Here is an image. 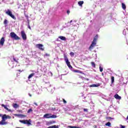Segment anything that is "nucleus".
I'll return each instance as SVG.
<instances>
[{
    "label": "nucleus",
    "instance_id": "1",
    "mask_svg": "<svg viewBox=\"0 0 128 128\" xmlns=\"http://www.w3.org/2000/svg\"><path fill=\"white\" fill-rule=\"evenodd\" d=\"M2 120L0 121V126H6V124H8V122H6L8 118H10V116H6V114H4L2 117Z\"/></svg>",
    "mask_w": 128,
    "mask_h": 128
},
{
    "label": "nucleus",
    "instance_id": "2",
    "mask_svg": "<svg viewBox=\"0 0 128 128\" xmlns=\"http://www.w3.org/2000/svg\"><path fill=\"white\" fill-rule=\"evenodd\" d=\"M98 35L96 34L95 36V38H94L93 41L92 42L90 46L89 47V50H92L94 47L96 46V40H98Z\"/></svg>",
    "mask_w": 128,
    "mask_h": 128
},
{
    "label": "nucleus",
    "instance_id": "3",
    "mask_svg": "<svg viewBox=\"0 0 128 128\" xmlns=\"http://www.w3.org/2000/svg\"><path fill=\"white\" fill-rule=\"evenodd\" d=\"M10 36L12 38L15 40H20V38L18 36H16V34L14 32H12L10 33Z\"/></svg>",
    "mask_w": 128,
    "mask_h": 128
},
{
    "label": "nucleus",
    "instance_id": "4",
    "mask_svg": "<svg viewBox=\"0 0 128 128\" xmlns=\"http://www.w3.org/2000/svg\"><path fill=\"white\" fill-rule=\"evenodd\" d=\"M64 60L69 68H72V66L70 65V62L68 61V56L66 54L64 55Z\"/></svg>",
    "mask_w": 128,
    "mask_h": 128
},
{
    "label": "nucleus",
    "instance_id": "5",
    "mask_svg": "<svg viewBox=\"0 0 128 128\" xmlns=\"http://www.w3.org/2000/svg\"><path fill=\"white\" fill-rule=\"evenodd\" d=\"M6 14L8 16H10V18H13V20H16V16H14V14H12V12L10 10H8L6 12Z\"/></svg>",
    "mask_w": 128,
    "mask_h": 128
},
{
    "label": "nucleus",
    "instance_id": "6",
    "mask_svg": "<svg viewBox=\"0 0 128 128\" xmlns=\"http://www.w3.org/2000/svg\"><path fill=\"white\" fill-rule=\"evenodd\" d=\"M30 120H20L19 122H21L22 124H28V126H30V124H32L30 123Z\"/></svg>",
    "mask_w": 128,
    "mask_h": 128
},
{
    "label": "nucleus",
    "instance_id": "7",
    "mask_svg": "<svg viewBox=\"0 0 128 128\" xmlns=\"http://www.w3.org/2000/svg\"><path fill=\"white\" fill-rule=\"evenodd\" d=\"M36 46L37 48L40 50H44V46L42 44H36Z\"/></svg>",
    "mask_w": 128,
    "mask_h": 128
},
{
    "label": "nucleus",
    "instance_id": "8",
    "mask_svg": "<svg viewBox=\"0 0 128 128\" xmlns=\"http://www.w3.org/2000/svg\"><path fill=\"white\" fill-rule=\"evenodd\" d=\"M21 36L24 40H26V34L24 31H21Z\"/></svg>",
    "mask_w": 128,
    "mask_h": 128
},
{
    "label": "nucleus",
    "instance_id": "9",
    "mask_svg": "<svg viewBox=\"0 0 128 128\" xmlns=\"http://www.w3.org/2000/svg\"><path fill=\"white\" fill-rule=\"evenodd\" d=\"M50 116H52V114H46L44 115V118H50Z\"/></svg>",
    "mask_w": 128,
    "mask_h": 128
},
{
    "label": "nucleus",
    "instance_id": "10",
    "mask_svg": "<svg viewBox=\"0 0 128 128\" xmlns=\"http://www.w3.org/2000/svg\"><path fill=\"white\" fill-rule=\"evenodd\" d=\"M14 116H18V118H26V115L22 114H15Z\"/></svg>",
    "mask_w": 128,
    "mask_h": 128
},
{
    "label": "nucleus",
    "instance_id": "11",
    "mask_svg": "<svg viewBox=\"0 0 128 128\" xmlns=\"http://www.w3.org/2000/svg\"><path fill=\"white\" fill-rule=\"evenodd\" d=\"M4 38L2 37L0 40V46H4Z\"/></svg>",
    "mask_w": 128,
    "mask_h": 128
},
{
    "label": "nucleus",
    "instance_id": "12",
    "mask_svg": "<svg viewBox=\"0 0 128 128\" xmlns=\"http://www.w3.org/2000/svg\"><path fill=\"white\" fill-rule=\"evenodd\" d=\"M100 86V84H92L90 86V88H98V86Z\"/></svg>",
    "mask_w": 128,
    "mask_h": 128
},
{
    "label": "nucleus",
    "instance_id": "13",
    "mask_svg": "<svg viewBox=\"0 0 128 128\" xmlns=\"http://www.w3.org/2000/svg\"><path fill=\"white\" fill-rule=\"evenodd\" d=\"M114 98H116V100H122V97L120 96H118V94H116L114 96Z\"/></svg>",
    "mask_w": 128,
    "mask_h": 128
},
{
    "label": "nucleus",
    "instance_id": "14",
    "mask_svg": "<svg viewBox=\"0 0 128 128\" xmlns=\"http://www.w3.org/2000/svg\"><path fill=\"white\" fill-rule=\"evenodd\" d=\"M2 106H3V108H5V110H8V112H12V110H10V109H8V108L4 104H2Z\"/></svg>",
    "mask_w": 128,
    "mask_h": 128
},
{
    "label": "nucleus",
    "instance_id": "15",
    "mask_svg": "<svg viewBox=\"0 0 128 128\" xmlns=\"http://www.w3.org/2000/svg\"><path fill=\"white\" fill-rule=\"evenodd\" d=\"M58 38H60L62 40H66V38L64 36H59Z\"/></svg>",
    "mask_w": 128,
    "mask_h": 128
},
{
    "label": "nucleus",
    "instance_id": "16",
    "mask_svg": "<svg viewBox=\"0 0 128 128\" xmlns=\"http://www.w3.org/2000/svg\"><path fill=\"white\" fill-rule=\"evenodd\" d=\"M122 8L124 10H126V4H124V3H122Z\"/></svg>",
    "mask_w": 128,
    "mask_h": 128
},
{
    "label": "nucleus",
    "instance_id": "17",
    "mask_svg": "<svg viewBox=\"0 0 128 128\" xmlns=\"http://www.w3.org/2000/svg\"><path fill=\"white\" fill-rule=\"evenodd\" d=\"M74 72H78V74H84V72L80 70H74Z\"/></svg>",
    "mask_w": 128,
    "mask_h": 128
},
{
    "label": "nucleus",
    "instance_id": "18",
    "mask_svg": "<svg viewBox=\"0 0 128 128\" xmlns=\"http://www.w3.org/2000/svg\"><path fill=\"white\" fill-rule=\"evenodd\" d=\"M78 4L80 6H82V4H84V1H80L78 2Z\"/></svg>",
    "mask_w": 128,
    "mask_h": 128
},
{
    "label": "nucleus",
    "instance_id": "19",
    "mask_svg": "<svg viewBox=\"0 0 128 128\" xmlns=\"http://www.w3.org/2000/svg\"><path fill=\"white\" fill-rule=\"evenodd\" d=\"M58 118V116H56V115H51L50 116V118Z\"/></svg>",
    "mask_w": 128,
    "mask_h": 128
},
{
    "label": "nucleus",
    "instance_id": "20",
    "mask_svg": "<svg viewBox=\"0 0 128 128\" xmlns=\"http://www.w3.org/2000/svg\"><path fill=\"white\" fill-rule=\"evenodd\" d=\"M13 107L14 108H18V104H13Z\"/></svg>",
    "mask_w": 128,
    "mask_h": 128
},
{
    "label": "nucleus",
    "instance_id": "21",
    "mask_svg": "<svg viewBox=\"0 0 128 128\" xmlns=\"http://www.w3.org/2000/svg\"><path fill=\"white\" fill-rule=\"evenodd\" d=\"M91 65L92 66H93L94 68H96V63H94V62H90Z\"/></svg>",
    "mask_w": 128,
    "mask_h": 128
},
{
    "label": "nucleus",
    "instance_id": "22",
    "mask_svg": "<svg viewBox=\"0 0 128 128\" xmlns=\"http://www.w3.org/2000/svg\"><path fill=\"white\" fill-rule=\"evenodd\" d=\"M34 76V73H32L29 75L28 78H32V76Z\"/></svg>",
    "mask_w": 128,
    "mask_h": 128
},
{
    "label": "nucleus",
    "instance_id": "23",
    "mask_svg": "<svg viewBox=\"0 0 128 128\" xmlns=\"http://www.w3.org/2000/svg\"><path fill=\"white\" fill-rule=\"evenodd\" d=\"M56 124V121L52 120L48 122V124Z\"/></svg>",
    "mask_w": 128,
    "mask_h": 128
},
{
    "label": "nucleus",
    "instance_id": "24",
    "mask_svg": "<svg viewBox=\"0 0 128 128\" xmlns=\"http://www.w3.org/2000/svg\"><path fill=\"white\" fill-rule=\"evenodd\" d=\"M111 80H112V84H114V76H112L111 78Z\"/></svg>",
    "mask_w": 128,
    "mask_h": 128
},
{
    "label": "nucleus",
    "instance_id": "25",
    "mask_svg": "<svg viewBox=\"0 0 128 128\" xmlns=\"http://www.w3.org/2000/svg\"><path fill=\"white\" fill-rule=\"evenodd\" d=\"M13 60L14 62H16L17 64H18V60H16V58H14V56H13Z\"/></svg>",
    "mask_w": 128,
    "mask_h": 128
},
{
    "label": "nucleus",
    "instance_id": "26",
    "mask_svg": "<svg viewBox=\"0 0 128 128\" xmlns=\"http://www.w3.org/2000/svg\"><path fill=\"white\" fill-rule=\"evenodd\" d=\"M4 24H8V21L6 20V19H5L4 22Z\"/></svg>",
    "mask_w": 128,
    "mask_h": 128
},
{
    "label": "nucleus",
    "instance_id": "27",
    "mask_svg": "<svg viewBox=\"0 0 128 128\" xmlns=\"http://www.w3.org/2000/svg\"><path fill=\"white\" fill-rule=\"evenodd\" d=\"M30 112H32V109L30 108L28 111L27 112L28 114H30Z\"/></svg>",
    "mask_w": 128,
    "mask_h": 128
},
{
    "label": "nucleus",
    "instance_id": "28",
    "mask_svg": "<svg viewBox=\"0 0 128 128\" xmlns=\"http://www.w3.org/2000/svg\"><path fill=\"white\" fill-rule=\"evenodd\" d=\"M110 125H111V124L110 122H108L106 123V126H109V127L111 126Z\"/></svg>",
    "mask_w": 128,
    "mask_h": 128
},
{
    "label": "nucleus",
    "instance_id": "29",
    "mask_svg": "<svg viewBox=\"0 0 128 128\" xmlns=\"http://www.w3.org/2000/svg\"><path fill=\"white\" fill-rule=\"evenodd\" d=\"M28 28H29V30H32V28H30V21H28Z\"/></svg>",
    "mask_w": 128,
    "mask_h": 128
},
{
    "label": "nucleus",
    "instance_id": "30",
    "mask_svg": "<svg viewBox=\"0 0 128 128\" xmlns=\"http://www.w3.org/2000/svg\"><path fill=\"white\" fill-rule=\"evenodd\" d=\"M100 70L101 72H102V70H104V68H102V66H100Z\"/></svg>",
    "mask_w": 128,
    "mask_h": 128
},
{
    "label": "nucleus",
    "instance_id": "31",
    "mask_svg": "<svg viewBox=\"0 0 128 128\" xmlns=\"http://www.w3.org/2000/svg\"><path fill=\"white\" fill-rule=\"evenodd\" d=\"M70 56H74V53L73 52H70Z\"/></svg>",
    "mask_w": 128,
    "mask_h": 128
},
{
    "label": "nucleus",
    "instance_id": "32",
    "mask_svg": "<svg viewBox=\"0 0 128 128\" xmlns=\"http://www.w3.org/2000/svg\"><path fill=\"white\" fill-rule=\"evenodd\" d=\"M88 108H84V112H88Z\"/></svg>",
    "mask_w": 128,
    "mask_h": 128
},
{
    "label": "nucleus",
    "instance_id": "33",
    "mask_svg": "<svg viewBox=\"0 0 128 128\" xmlns=\"http://www.w3.org/2000/svg\"><path fill=\"white\" fill-rule=\"evenodd\" d=\"M62 100H63V102H64V104H66V100L62 99Z\"/></svg>",
    "mask_w": 128,
    "mask_h": 128
},
{
    "label": "nucleus",
    "instance_id": "34",
    "mask_svg": "<svg viewBox=\"0 0 128 128\" xmlns=\"http://www.w3.org/2000/svg\"><path fill=\"white\" fill-rule=\"evenodd\" d=\"M120 128H126V126H122V125L120 124Z\"/></svg>",
    "mask_w": 128,
    "mask_h": 128
},
{
    "label": "nucleus",
    "instance_id": "35",
    "mask_svg": "<svg viewBox=\"0 0 128 128\" xmlns=\"http://www.w3.org/2000/svg\"><path fill=\"white\" fill-rule=\"evenodd\" d=\"M45 56H50V54H48V53H46V54H45Z\"/></svg>",
    "mask_w": 128,
    "mask_h": 128
},
{
    "label": "nucleus",
    "instance_id": "36",
    "mask_svg": "<svg viewBox=\"0 0 128 128\" xmlns=\"http://www.w3.org/2000/svg\"><path fill=\"white\" fill-rule=\"evenodd\" d=\"M17 71L20 72H24V70H17Z\"/></svg>",
    "mask_w": 128,
    "mask_h": 128
},
{
    "label": "nucleus",
    "instance_id": "37",
    "mask_svg": "<svg viewBox=\"0 0 128 128\" xmlns=\"http://www.w3.org/2000/svg\"><path fill=\"white\" fill-rule=\"evenodd\" d=\"M70 10H67V14H70Z\"/></svg>",
    "mask_w": 128,
    "mask_h": 128
},
{
    "label": "nucleus",
    "instance_id": "38",
    "mask_svg": "<svg viewBox=\"0 0 128 128\" xmlns=\"http://www.w3.org/2000/svg\"><path fill=\"white\" fill-rule=\"evenodd\" d=\"M28 96H30V98H32V94H28Z\"/></svg>",
    "mask_w": 128,
    "mask_h": 128
},
{
    "label": "nucleus",
    "instance_id": "39",
    "mask_svg": "<svg viewBox=\"0 0 128 128\" xmlns=\"http://www.w3.org/2000/svg\"><path fill=\"white\" fill-rule=\"evenodd\" d=\"M34 104H35V106H38V104L36 102H34Z\"/></svg>",
    "mask_w": 128,
    "mask_h": 128
},
{
    "label": "nucleus",
    "instance_id": "40",
    "mask_svg": "<svg viewBox=\"0 0 128 128\" xmlns=\"http://www.w3.org/2000/svg\"><path fill=\"white\" fill-rule=\"evenodd\" d=\"M72 20H71L70 21V24H72Z\"/></svg>",
    "mask_w": 128,
    "mask_h": 128
},
{
    "label": "nucleus",
    "instance_id": "41",
    "mask_svg": "<svg viewBox=\"0 0 128 128\" xmlns=\"http://www.w3.org/2000/svg\"><path fill=\"white\" fill-rule=\"evenodd\" d=\"M0 116H2V114H0Z\"/></svg>",
    "mask_w": 128,
    "mask_h": 128
},
{
    "label": "nucleus",
    "instance_id": "42",
    "mask_svg": "<svg viewBox=\"0 0 128 128\" xmlns=\"http://www.w3.org/2000/svg\"><path fill=\"white\" fill-rule=\"evenodd\" d=\"M102 76H104V73H102Z\"/></svg>",
    "mask_w": 128,
    "mask_h": 128
},
{
    "label": "nucleus",
    "instance_id": "43",
    "mask_svg": "<svg viewBox=\"0 0 128 128\" xmlns=\"http://www.w3.org/2000/svg\"><path fill=\"white\" fill-rule=\"evenodd\" d=\"M16 76H18V74H17V75H16Z\"/></svg>",
    "mask_w": 128,
    "mask_h": 128
}]
</instances>
